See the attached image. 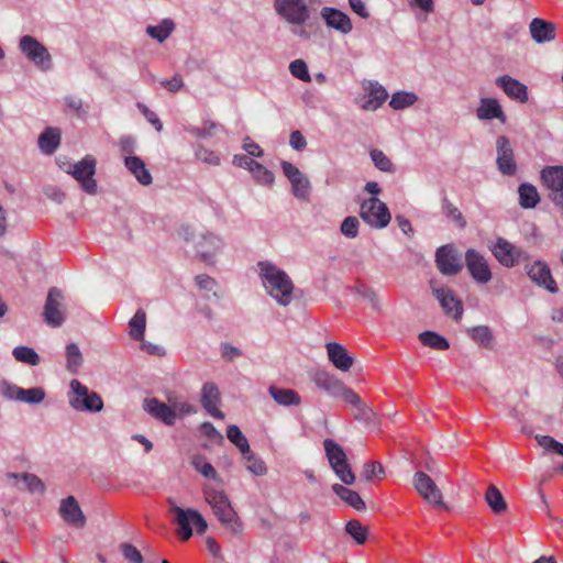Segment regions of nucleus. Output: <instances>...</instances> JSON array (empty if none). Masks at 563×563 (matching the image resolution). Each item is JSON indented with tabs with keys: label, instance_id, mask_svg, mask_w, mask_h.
<instances>
[{
	"label": "nucleus",
	"instance_id": "f257e3e1",
	"mask_svg": "<svg viewBox=\"0 0 563 563\" xmlns=\"http://www.w3.org/2000/svg\"><path fill=\"white\" fill-rule=\"evenodd\" d=\"M260 276L267 294L280 306H288L292 300L294 283L290 277L269 262H260Z\"/></svg>",
	"mask_w": 563,
	"mask_h": 563
},
{
	"label": "nucleus",
	"instance_id": "f03ea898",
	"mask_svg": "<svg viewBox=\"0 0 563 563\" xmlns=\"http://www.w3.org/2000/svg\"><path fill=\"white\" fill-rule=\"evenodd\" d=\"M203 496L223 528L229 530L234 536H240L243 533V522L241 521L236 511L233 509L224 492L217 490L207 485L203 488Z\"/></svg>",
	"mask_w": 563,
	"mask_h": 563
},
{
	"label": "nucleus",
	"instance_id": "7ed1b4c3",
	"mask_svg": "<svg viewBox=\"0 0 563 563\" xmlns=\"http://www.w3.org/2000/svg\"><path fill=\"white\" fill-rule=\"evenodd\" d=\"M323 448L329 464L338 478H340L345 485H353L355 482V475L347 462L346 454L342 446L332 439H325L323 441Z\"/></svg>",
	"mask_w": 563,
	"mask_h": 563
},
{
	"label": "nucleus",
	"instance_id": "20e7f679",
	"mask_svg": "<svg viewBox=\"0 0 563 563\" xmlns=\"http://www.w3.org/2000/svg\"><path fill=\"white\" fill-rule=\"evenodd\" d=\"M70 393L68 394L69 405L77 411L99 412L103 408L101 397L89 391L88 387L78 379H73L69 384Z\"/></svg>",
	"mask_w": 563,
	"mask_h": 563
},
{
	"label": "nucleus",
	"instance_id": "39448f33",
	"mask_svg": "<svg viewBox=\"0 0 563 563\" xmlns=\"http://www.w3.org/2000/svg\"><path fill=\"white\" fill-rule=\"evenodd\" d=\"M172 510L175 515V522L177 525V534L181 540L187 541L192 536L194 525L198 534H203L208 529V523L205 518L195 509H183L179 506L174 505Z\"/></svg>",
	"mask_w": 563,
	"mask_h": 563
},
{
	"label": "nucleus",
	"instance_id": "423d86ee",
	"mask_svg": "<svg viewBox=\"0 0 563 563\" xmlns=\"http://www.w3.org/2000/svg\"><path fill=\"white\" fill-rule=\"evenodd\" d=\"M311 379L317 387L323 389L332 397L341 398L344 402L357 401V394L345 386L335 375L327 371H317Z\"/></svg>",
	"mask_w": 563,
	"mask_h": 563
},
{
	"label": "nucleus",
	"instance_id": "0eeeda50",
	"mask_svg": "<svg viewBox=\"0 0 563 563\" xmlns=\"http://www.w3.org/2000/svg\"><path fill=\"white\" fill-rule=\"evenodd\" d=\"M360 217L369 227L375 229L386 228L391 214L385 202L376 197L365 199L360 206Z\"/></svg>",
	"mask_w": 563,
	"mask_h": 563
},
{
	"label": "nucleus",
	"instance_id": "6e6552de",
	"mask_svg": "<svg viewBox=\"0 0 563 563\" xmlns=\"http://www.w3.org/2000/svg\"><path fill=\"white\" fill-rule=\"evenodd\" d=\"M490 251L500 265L507 268L528 262L529 254L519 246L514 245L504 238H498Z\"/></svg>",
	"mask_w": 563,
	"mask_h": 563
},
{
	"label": "nucleus",
	"instance_id": "1a4fd4ad",
	"mask_svg": "<svg viewBox=\"0 0 563 563\" xmlns=\"http://www.w3.org/2000/svg\"><path fill=\"white\" fill-rule=\"evenodd\" d=\"M274 8L278 15L296 26H302L310 19L305 0H275Z\"/></svg>",
	"mask_w": 563,
	"mask_h": 563
},
{
	"label": "nucleus",
	"instance_id": "9d476101",
	"mask_svg": "<svg viewBox=\"0 0 563 563\" xmlns=\"http://www.w3.org/2000/svg\"><path fill=\"white\" fill-rule=\"evenodd\" d=\"M19 48L24 56L41 70H48L52 67V56L47 48L31 35L20 38Z\"/></svg>",
	"mask_w": 563,
	"mask_h": 563
},
{
	"label": "nucleus",
	"instance_id": "9b49d317",
	"mask_svg": "<svg viewBox=\"0 0 563 563\" xmlns=\"http://www.w3.org/2000/svg\"><path fill=\"white\" fill-rule=\"evenodd\" d=\"M435 264L441 274L446 276H455L463 268L461 255L452 244L442 245L437 250Z\"/></svg>",
	"mask_w": 563,
	"mask_h": 563
},
{
	"label": "nucleus",
	"instance_id": "f8f14e48",
	"mask_svg": "<svg viewBox=\"0 0 563 563\" xmlns=\"http://www.w3.org/2000/svg\"><path fill=\"white\" fill-rule=\"evenodd\" d=\"M413 485L419 495L430 505L446 509L442 493L434 481L423 472H417L413 476Z\"/></svg>",
	"mask_w": 563,
	"mask_h": 563
},
{
	"label": "nucleus",
	"instance_id": "ddd939ff",
	"mask_svg": "<svg viewBox=\"0 0 563 563\" xmlns=\"http://www.w3.org/2000/svg\"><path fill=\"white\" fill-rule=\"evenodd\" d=\"M68 173L73 175L86 192L95 194L97 191V183L93 179L96 173V159L93 157H84Z\"/></svg>",
	"mask_w": 563,
	"mask_h": 563
},
{
	"label": "nucleus",
	"instance_id": "4468645a",
	"mask_svg": "<svg viewBox=\"0 0 563 563\" xmlns=\"http://www.w3.org/2000/svg\"><path fill=\"white\" fill-rule=\"evenodd\" d=\"M466 268L472 278L478 284H487L492 279V271L483 254L474 249L465 252Z\"/></svg>",
	"mask_w": 563,
	"mask_h": 563
},
{
	"label": "nucleus",
	"instance_id": "2eb2a0df",
	"mask_svg": "<svg viewBox=\"0 0 563 563\" xmlns=\"http://www.w3.org/2000/svg\"><path fill=\"white\" fill-rule=\"evenodd\" d=\"M282 169L291 184L294 196L302 200L308 199L311 189L309 179L289 162H282Z\"/></svg>",
	"mask_w": 563,
	"mask_h": 563
},
{
	"label": "nucleus",
	"instance_id": "dca6fc26",
	"mask_svg": "<svg viewBox=\"0 0 563 563\" xmlns=\"http://www.w3.org/2000/svg\"><path fill=\"white\" fill-rule=\"evenodd\" d=\"M498 170L506 176H514L517 172L514 150L508 137L499 136L496 141Z\"/></svg>",
	"mask_w": 563,
	"mask_h": 563
},
{
	"label": "nucleus",
	"instance_id": "f3484780",
	"mask_svg": "<svg viewBox=\"0 0 563 563\" xmlns=\"http://www.w3.org/2000/svg\"><path fill=\"white\" fill-rule=\"evenodd\" d=\"M63 292L58 288H51L44 306L45 322L52 327H59L64 322V312L60 309Z\"/></svg>",
	"mask_w": 563,
	"mask_h": 563
},
{
	"label": "nucleus",
	"instance_id": "a211bd4d",
	"mask_svg": "<svg viewBox=\"0 0 563 563\" xmlns=\"http://www.w3.org/2000/svg\"><path fill=\"white\" fill-rule=\"evenodd\" d=\"M432 292L448 316H451L456 321L461 320L463 306L461 300L454 296L451 289L446 287H432Z\"/></svg>",
	"mask_w": 563,
	"mask_h": 563
},
{
	"label": "nucleus",
	"instance_id": "6ab92c4d",
	"mask_svg": "<svg viewBox=\"0 0 563 563\" xmlns=\"http://www.w3.org/2000/svg\"><path fill=\"white\" fill-rule=\"evenodd\" d=\"M529 278L538 286L544 287L552 294L558 291L555 280L551 275L550 267L545 262L536 261L527 271Z\"/></svg>",
	"mask_w": 563,
	"mask_h": 563
},
{
	"label": "nucleus",
	"instance_id": "aec40b11",
	"mask_svg": "<svg viewBox=\"0 0 563 563\" xmlns=\"http://www.w3.org/2000/svg\"><path fill=\"white\" fill-rule=\"evenodd\" d=\"M320 15L328 27L334 29L342 34H347L353 29L350 16L338 9L323 7L320 11Z\"/></svg>",
	"mask_w": 563,
	"mask_h": 563
},
{
	"label": "nucleus",
	"instance_id": "412c9836",
	"mask_svg": "<svg viewBox=\"0 0 563 563\" xmlns=\"http://www.w3.org/2000/svg\"><path fill=\"white\" fill-rule=\"evenodd\" d=\"M325 347L328 358L336 369L341 372H349L351 369L354 358L345 346L336 342H329Z\"/></svg>",
	"mask_w": 563,
	"mask_h": 563
},
{
	"label": "nucleus",
	"instance_id": "4be33fe9",
	"mask_svg": "<svg viewBox=\"0 0 563 563\" xmlns=\"http://www.w3.org/2000/svg\"><path fill=\"white\" fill-rule=\"evenodd\" d=\"M201 405L216 419H224V413L218 408L220 402L219 388L213 383H206L201 389Z\"/></svg>",
	"mask_w": 563,
	"mask_h": 563
},
{
	"label": "nucleus",
	"instance_id": "5701e85b",
	"mask_svg": "<svg viewBox=\"0 0 563 563\" xmlns=\"http://www.w3.org/2000/svg\"><path fill=\"white\" fill-rule=\"evenodd\" d=\"M365 90L367 95L357 99V103L366 111L377 110L388 97L386 89L378 82H369Z\"/></svg>",
	"mask_w": 563,
	"mask_h": 563
},
{
	"label": "nucleus",
	"instance_id": "b1692460",
	"mask_svg": "<svg viewBox=\"0 0 563 563\" xmlns=\"http://www.w3.org/2000/svg\"><path fill=\"white\" fill-rule=\"evenodd\" d=\"M59 515L66 523L76 528H82L86 523L85 515L73 496H68L62 500Z\"/></svg>",
	"mask_w": 563,
	"mask_h": 563
},
{
	"label": "nucleus",
	"instance_id": "393cba45",
	"mask_svg": "<svg viewBox=\"0 0 563 563\" xmlns=\"http://www.w3.org/2000/svg\"><path fill=\"white\" fill-rule=\"evenodd\" d=\"M476 117L482 121L496 119L503 124L507 122V115L499 101L495 98H482L476 109Z\"/></svg>",
	"mask_w": 563,
	"mask_h": 563
},
{
	"label": "nucleus",
	"instance_id": "a878e982",
	"mask_svg": "<svg viewBox=\"0 0 563 563\" xmlns=\"http://www.w3.org/2000/svg\"><path fill=\"white\" fill-rule=\"evenodd\" d=\"M543 186L550 191L549 199L555 194H563V166H547L541 172Z\"/></svg>",
	"mask_w": 563,
	"mask_h": 563
},
{
	"label": "nucleus",
	"instance_id": "bb28decb",
	"mask_svg": "<svg viewBox=\"0 0 563 563\" xmlns=\"http://www.w3.org/2000/svg\"><path fill=\"white\" fill-rule=\"evenodd\" d=\"M143 409L153 418L164 422L167 426H173L176 421L175 415L172 412L173 409L156 398H145L143 401Z\"/></svg>",
	"mask_w": 563,
	"mask_h": 563
},
{
	"label": "nucleus",
	"instance_id": "cd10ccee",
	"mask_svg": "<svg viewBox=\"0 0 563 563\" xmlns=\"http://www.w3.org/2000/svg\"><path fill=\"white\" fill-rule=\"evenodd\" d=\"M529 31L533 41L539 44L552 42L556 35L554 23L540 18H534L530 22Z\"/></svg>",
	"mask_w": 563,
	"mask_h": 563
},
{
	"label": "nucleus",
	"instance_id": "c85d7f7f",
	"mask_svg": "<svg viewBox=\"0 0 563 563\" xmlns=\"http://www.w3.org/2000/svg\"><path fill=\"white\" fill-rule=\"evenodd\" d=\"M496 85L500 87L509 98L518 100L520 102L528 101L527 86L521 84L517 79L508 75L499 76L496 79Z\"/></svg>",
	"mask_w": 563,
	"mask_h": 563
},
{
	"label": "nucleus",
	"instance_id": "c756f323",
	"mask_svg": "<svg viewBox=\"0 0 563 563\" xmlns=\"http://www.w3.org/2000/svg\"><path fill=\"white\" fill-rule=\"evenodd\" d=\"M221 239L212 233L201 234L200 239L195 244L197 253L206 263L212 262L214 254L221 249Z\"/></svg>",
	"mask_w": 563,
	"mask_h": 563
},
{
	"label": "nucleus",
	"instance_id": "7c9ffc66",
	"mask_svg": "<svg viewBox=\"0 0 563 563\" xmlns=\"http://www.w3.org/2000/svg\"><path fill=\"white\" fill-rule=\"evenodd\" d=\"M124 165L141 185L147 186L152 184V175L139 156H125Z\"/></svg>",
	"mask_w": 563,
	"mask_h": 563
},
{
	"label": "nucleus",
	"instance_id": "2f4dec72",
	"mask_svg": "<svg viewBox=\"0 0 563 563\" xmlns=\"http://www.w3.org/2000/svg\"><path fill=\"white\" fill-rule=\"evenodd\" d=\"M268 393L271 397L280 406H299L301 398L297 391L288 388H279L277 386H269Z\"/></svg>",
	"mask_w": 563,
	"mask_h": 563
},
{
	"label": "nucleus",
	"instance_id": "473e14b6",
	"mask_svg": "<svg viewBox=\"0 0 563 563\" xmlns=\"http://www.w3.org/2000/svg\"><path fill=\"white\" fill-rule=\"evenodd\" d=\"M60 143V131L57 128H46L38 137V147L45 154H53Z\"/></svg>",
	"mask_w": 563,
	"mask_h": 563
},
{
	"label": "nucleus",
	"instance_id": "72a5a7b5",
	"mask_svg": "<svg viewBox=\"0 0 563 563\" xmlns=\"http://www.w3.org/2000/svg\"><path fill=\"white\" fill-rule=\"evenodd\" d=\"M332 490L346 504L358 511H363L366 508L364 500L361 498L358 493L350 488L344 487L341 484L332 485Z\"/></svg>",
	"mask_w": 563,
	"mask_h": 563
},
{
	"label": "nucleus",
	"instance_id": "f704fd0d",
	"mask_svg": "<svg viewBox=\"0 0 563 563\" xmlns=\"http://www.w3.org/2000/svg\"><path fill=\"white\" fill-rule=\"evenodd\" d=\"M484 498L490 510L496 515L505 512L508 508L501 492L493 484L488 486Z\"/></svg>",
	"mask_w": 563,
	"mask_h": 563
},
{
	"label": "nucleus",
	"instance_id": "c9c22d12",
	"mask_svg": "<svg viewBox=\"0 0 563 563\" xmlns=\"http://www.w3.org/2000/svg\"><path fill=\"white\" fill-rule=\"evenodd\" d=\"M354 407L353 417L355 420L363 422L367 426H375L377 422L376 413L369 406L365 405L361 397L357 395V401L347 402Z\"/></svg>",
	"mask_w": 563,
	"mask_h": 563
},
{
	"label": "nucleus",
	"instance_id": "e433bc0d",
	"mask_svg": "<svg viewBox=\"0 0 563 563\" xmlns=\"http://www.w3.org/2000/svg\"><path fill=\"white\" fill-rule=\"evenodd\" d=\"M519 203L525 209L534 208L540 201L537 188L530 184H521L518 189Z\"/></svg>",
	"mask_w": 563,
	"mask_h": 563
},
{
	"label": "nucleus",
	"instance_id": "4c0bfd02",
	"mask_svg": "<svg viewBox=\"0 0 563 563\" xmlns=\"http://www.w3.org/2000/svg\"><path fill=\"white\" fill-rule=\"evenodd\" d=\"M130 336L135 341H143L146 327V313L139 309L129 322Z\"/></svg>",
	"mask_w": 563,
	"mask_h": 563
},
{
	"label": "nucleus",
	"instance_id": "58836bf2",
	"mask_svg": "<svg viewBox=\"0 0 563 563\" xmlns=\"http://www.w3.org/2000/svg\"><path fill=\"white\" fill-rule=\"evenodd\" d=\"M420 342L434 350L444 351L450 347L449 341L433 331H424L419 334Z\"/></svg>",
	"mask_w": 563,
	"mask_h": 563
},
{
	"label": "nucleus",
	"instance_id": "ea45409f",
	"mask_svg": "<svg viewBox=\"0 0 563 563\" xmlns=\"http://www.w3.org/2000/svg\"><path fill=\"white\" fill-rule=\"evenodd\" d=\"M470 338L485 349L493 347V334L488 327L477 325L468 330Z\"/></svg>",
	"mask_w": 563,
	"mask_h": 563
},
{
	"label": "nucleus",
	"instance_id": "a19ab883",
	"mask_svg": "<svg viewBox=\"0 0 563 563\" xmlns=\"http://www.w3.org/2000/svg\"><path fill=\"white\" fill-rule=\"evenodd\" d=\"M175 25L172 20L165 19L158 25H148L146 33L157 40L159 43L164 42L173 32Z\"/></svg>",
	"mask_w": 563,
	"mask_h": 563
},
{
	"label": "nucleus",
	"instance_id": "79ce46f5",
	"mask_svg": "<svg viewBox=\"0 0 563 563\" xmlns=\"http://www.w3.org/2000/svg\"><path fill=\"white\" fill-rule=\"evenodd\" d=\"M167 407L173 409V415H175V420L178 417H183L185 415H191L195 413V408L188 404L187 401L180 400L178 396L176 395H168L167 396Z\"/></svg>",
	"mask_w": 563,
	"mask_h": 563
},
{
	"label": "nucleus",
	"instance_id": "37998d69",
	"mask_svg": "<svg viewBox=\"0 0 563 563\" xmlns=\"http://www.w3.org/2000/svg\"><path fill=\"white\" fill-rule=\"evenodd\" d=\"M345 531L351 536L356 544L362 545L366 542L368 537V529L363 526L358 520H350L345 526Z\"/></svg>",
	"mask_w": 563,
	"mask_h": 563
},
{
	"label": "nucleus",
	"instance_id": "c03bdc74",
	"mask_svg": "<svg viewBox=\"0 0 563 563\" xmlns=\"http://www.w3.org/2000/svg\"><path fill=\"white\" fill-rule=\"evenodd\" d=\"M227 437L241 451L242 454L249 453V441L238 426H229L227 429Z\"/></svg>",
	"mask_w": 563,
	"mask_h": 563
},
{
	"label": "nucleus",
	"instance_id": "a18cd8bd",
	"mask_svg": "<svg viewBox=\"0 0 563 563\" xmlns=\"http://www.w3.org/2000/svg\"><path fill=\"white\" fill-rule=\"evenodd\" d=\"M417 100L415 92L398 91L393 93L389 106L395 110H401L412 106Z\"/></svg>",
	"mask_w": 563,
	"mask_h": 563
},
{
	"label": "nucleus",
	"instance_id": "49530a36",
	"mask_svg": "<svg viewBox=\"0 0 563 563\" xmlns=\"http://www.w3.org/2000/svg\"><path fill=\"white\" fill-rule=\"evenodd\" d=\"M82 364V355L77 344L69 343L66 346V366L71 373H76Z\"/></svg>",
	"mask_w": 563,
	"mask_h": 563
},
{
	"label": "nucleus",
	"instance_id": "de8ad7c7",
	"mask_svg": "<svg viewBox=\"0 0 563 563\" xmlns=\"http://www.w3.org/2000/svg\"><path fill=\"white\" fill-rule=\"evenodd\" d=\"M194 468L203 477L218 481L219 476L211 463L207 462L203 456L195 455L191 460Z\"/></svg>",
	"mask_w": 563,
	"mask_h": 563
},
{
	"label": "nucleus",
	"instance_id": "09e8293b",
	"mask_svg": "<svg viewBox=\"0 0 563 563\" xmlns=\"http://www.w3.org/2000/svg\"><path fill=\"white\" fill-rule=\"evenodd\" d=\"M12 354L18 362L25 363L29 365H37L40 363V356L34 349L29 346H16L13 349Z\"/></svg>",
	"mask_w": 563,
	"mask_h": 563
},
{
	"label": "nucleus",
	"instance_id": "8fccbe9b",
	"mask_svg": "<svg viewBox=\"0 0 563 563\" xmlns=\"http://www.w3.org/2000/svg\"><path fill=\"white\" fill-rule=\"evenodd\" d=\"M369 155H371V158H372L374 165L379 170L386 172V173L395 172V166H394L393 162L384 154L383 151L374 148L371 151Z\"/></svg>",
	"mask_w": 563,
	"mask_h": 563
},
{
	"label": "nucleus",
	"instance_id": "3c124183",
	"mask_svg": "<svg viewBox=\"0 0 563 563\" xmlns=\"http://www.w3.org/2000/svg\"><path fill=\"white\" fill-rule=\"evenodd\" d=\"M245 461H246V468L253 473L254 475L262 476L266 474L267 468L265 466V463L256 457L251 450L249 449L247 454H243Z\"/></svg>",
	"mask_w": 563,
	"mask_h": 563
},
{
	"label": "nucleus",
	"instance_id": "603ef678",
	"mask_svg": "<svg viewBox=\"0 0 563 563\" xmlns=\"http://www.w3.org/2000/svg\"><path fill=\"white\" fill-rule=\"evenodd\" d=\"M289 71L294 77H296L305 82L311 81V77L308 71L307 64L302 59H295L294 62H291L289 65Z\"/></svg>",
	"mask_w": 563,
	"mask_h": 563
},
{
	"label": "nucleus",
	"instance_id": "864d4df0",
	"mask_svg": "<svg viewBox=\"0 0 563 563\" xmlns=\"http://www.w3.org/2000/svg\"><path fill=\"white\" fill-rule=\"evenodd\" d=\"M355 290L364 300L371 305L373 309H380L379 297L373 288L366 287L365 285H358Z\"/></svg>",
	"mask_w": 563,
	"mask_h": 563
},
{
	"label": "nucleus",
	"instance_id": "5fc2aeb1",
	"mask_svg": "<svg viewBox=\"0 0 563 563\" xmlns=\"http://www.w3.org/2000/svg\"><path fill=\"white\" fill-rule=\"evenodd\" d=\"M358 219L356 217L350 216L342 221L340 231L344 236L354 239L358 234Z\"/></svg>",
	"mask_w": 563,
	"mask_h": 563
},
{
	"label": "nucleus",
	"instance_id": "6e6d98bb",
	"mask_svg": "<svg viewBox=\"0 0 563 563\" xmlns=\"http://www.w3.org/2000/svg\"><path fill=\"white\" fill-rule=\"evenodd\" d=\"M252 175L254 176L255 180L261 185L271 186L275 180L273 172H271L260 163L257 165H254V170Z\"/></svg>",
	"mask_w": 563,
	"mask_h": 563
},
{
	"label": "nucleus",
	"instance_id": "4d7b16f0",
	"mask_svg": "<svg viewBox=\"0 0 563 563\" xmlns=\"http://www.w3.org/2000/svg\"><path fill=\"white\" fill-rule=\"evenodd\" d=\"M21 401L26 404H38L45 397V391L41 387L23 389L21 394Z\"/></svg>",
	"mask_w": 563,
	"mask_h": 563
},
{
	"label": "nucleus",
	"instance_id": "13d9d810",
	"mask_svg": "<svg viewBox=\"0 0 563 563\" xmlns=\"http://www.w3.org/2000/svg\"><path fill=\"white\" fill-rule=\"evenodd\" d=\"M196 156L199 161L217 166L220 164V155L211 150L199 146L196 151Z\"/></svg>",
	"mask_w": 563,
	"mask_h": 563
},
{
	"label": "nucleus",
	"instance_id": "bf43d9fd",
	"mask_svg": "<svg viewBox=\"0 0 563 563\" xmlns=\"http://www.w3.org/2000/svg\"><path fill=\"white\" fill-rule=\"evenodd\" d=\"M384 467L378 462H367L363 465L362 476L366 481H371L374 477H379L384 474Z\"/></svg>",
	"mask_w": 563,
	"mask_h": 563
},
{
	"label": "nucleus",
	"instance_id": "052dcab7",
	"mask_svg": "<svg viewBox=\"0 0 563 563\" xmlns=\"http://www.w3.org/2000/svg\"><path fill=\"white\" fill-rule=\"evenodd\" d=\"M218 125L214 122H205L202 128H192L190 129V133L197 139H203L211 136L218 130Z\"/></svg>",
	"mask_w": 563,
	"mask_h": 563
},
{
	"label": "nucleus",
	"instance_id": "680f3d73",
	"mask_svg": "<svg viewBox=\"0 0 563 563\" xmlns=\"http://www.w3.org/2000/svg\"><path fill=\"white\" fill-rule=\"evenodd\" d=\"M122 554L130 563H143L141 552L132 544H123L121 547Z\"/></svg>",
	"mask_w": 563,
	"mask_h": 563
},
{
	"label": "nucleus",
	"instance_id": "e2e57ef3",
	"mask_svg": "<svg viewBox=\"0 0 563 563\" xmlns=\"http://www.w3.org/2000/svg\"><path fill=\"white\" fill-rule=\"evenodd\" d=\"M1 393L7 399L21 401L22 388L16 385L3 382L1 384Z\"/></svg>",
	"mask_w": 563,
	"mask_h": 563
},
{
	"label": "nucleus",
	"instance_id": "0e129e2a",
	"mask_svg": "<svg viewBox=\"0 0 563 563\" xmlns=\"http://www.w3.org/2000/svg\"><path fill=\"white\" fill-rule=\"evenodd\" d=\"M137 108L143 113V115L146 118V120L155 128V130L157 132H161L163 130V124L154 111L150 110L143 103H137Z\"/></svg>",
	"mask_w": 563,
	"mask_h": 563
},
{
	"label": "nucleus",
	"instance_id": "69168bd1",
	"mask_svg": "<svg viewBox=\"0 0 563 563\" xmlns=\"http://www.w3.org/2000/svg\"><path fill=\"white\" fill-rule=\"evenodd\" d=\"M444 209L448 217L452 218L461 228L466 225V221L461 211L452 202L445 200Z\"/></svg>",
	"mask_w": 563,
	"mask_h": 563
},
{
	"label": "nucleus",
	"instance_id": "338daca9",
	"mask_svg": "<svg viewBox=\"0 0 563 563\" xmlns=\"http://www.w3.org/2000/svg\"><path fill=\"white\" fill-rule=\"evenodd\" d=\"M22 479L30 492H44V484L42 481L33 474H23Z\"/></svg>",
	"mask_w": 563,
	"mask_h": 563
},
{
	"label": "nucleus",
	"instance_id": "774afa93",
	"mask_svg": "<svg viewBox=\"0 0 563 563\" xmlns=\"http://www.w3.org/2000/svg\"><path fill=\"white\" fill-rule=\"evenodd\" d=\"M289 144L296 151H303L307 146V141L302 133L296 130L290 134Z\"/></svg>",
	"mask_w": 563,
	"mask_h": 563
}]
</instances>
